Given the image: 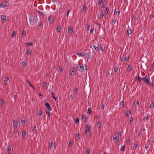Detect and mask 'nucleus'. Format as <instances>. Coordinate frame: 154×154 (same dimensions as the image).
Wrapping results in <instances>:
<instances>
[{"mask_svg":"<svg viewBox=\"0 0 154 154\" xmlns=\"http://www.w3.org/2000/svg\"><path fill=\"white\" fill-rule=\"evenodd\" d=\"M150 78L149 77H148L146 78L144 82L145 84H146L149 85V84H150Z\"/></svg>","mask_w":154,"mask_h":154,"instance_id":"obj_10","label":"nucleus"},{"mask_svg":"<svg viewBox=\"0 0 154 154\" xmlns=\"http://www.w3.org/2000/svg\"><path fill=\"white\" fill-rule=\"evenodd\" d=\"M76 136L78 137L79 138H80V135L78 133H77L76 134Z\"/></svg>","mask_w":154,"mask_h":154,"instance_id":"obj_56","label":"nucleus"},{"mask_svg":"<svg viewBox=\"0 0 154 154\" xmlns=\"http://www.w3.org/2000/svg\"><path fill=\"white\" fill-rule=\"evenodd\" d=\"M90 152V150L88 149H87L85 151V153L86 154H89Z\"/></svg>","mask_w":154,"mask_h":154,"instance_id":"obj_30","label":"nucleus"},{"mask_svg":"<svg viewBox=\"0 0 154 154\" xmlns=\"http://www.w3.org/2000/svg\"><path fill=\"white\" fill-rule=\"evenodd\" d=\"M29 22L31 25L33 26L36 24L38 21L37 15L36 16H30L29 17Z\"/></svg>","mask_w":154,"mask_h":154,"instance_id":"obj_1","label":"nucleus"},{"mask_svg":"<svg viewBox=\"0 0 154 154\" xmlns=\"http://www.w3.org/2000/svg\"><path fill=\"white\" fill-rule=\"evenodd\" d=\"M72 70L70 72V74L72 75H75V71L74 68H72Z\"/></svg>","mask_w":154,"mask_h":154,"instance_id":"obj_13","label":"nucleus"},{"mask_svg":"<svg viewBox=\"0 0 154 154\" xmlns=\"http://www.w3.org/2000/svg\"><path fill=\"white\" fill-rule=\"evenodd\" d=\"M109 7H107L105 11V13L107 14V15L109 13Z\"/></svg>","mask_w":154,"mask_h":154,"instance_id":"obj_22","label":"nucleus"},{"mask_svg":"<svg viewBox=\"0 0 154 154\" xmlns=\"http://www.w3.org/2000/svg\"><path fill=\"white\" fill-rule=\"evenodd\" d=\"M26 34V31L25 30H23L22 31V36H24Z\"/></svg>","mask_w":154,"mask_h":154,"instance_id":"obj_37","label":"nucleus"},{"mask_svg":"<svg viewBox=\"0 0 154 154\" xmlns=\"http://www.w3.org/2000/svg\"><path fill=\"white\" fill-rule=\"evenodd\" d=\"M129 58L128 57H124V60L126 62L128 61V60H129Z\"/></svg>","mask_w":154,"mask_h":154,"instance_id":"obj_45","label":"nucleus"},{"mask_svg":"<svg viewBox=\"0 0 154 154\" xmlns=\"http://www.w3.org/2000/svg\"><path fill=\"white\" fill-rule=\"evenodd\" d=\"M45 106L46 108L48 109L49 111H51V106L48 103H45Z\"/></svg>","mask_w":154,"mask_h":154,"instance_id":"obj_8","label":"nucleus"},{"mask_svg":"<svg viewBox=\"0 0 154 154\" xmlns=\"http://www.w3.org/2000/svg\"><path fill=\"white\" fill-rule=\"evenodd\" d=\"M101 108L102 109H104V106L103 104H102L100 105Z\"/></svg>","mask_w":154,"mask_h":154,"instance_id":"obj_62","label":"nucleus"},{"mask_svg":"<svg viewBox=\"0 0 154 154\" xmlns=\"http://www.w3.org/2000/svg\"><path fill=\"white\" fill-rule=\"evenodd\" d=\"M114 14L116 15V14H117V15L119 16L120 14V12L119 11H116V10L115 11V12L114 13Z\"/></svg>","mask_w":154,"mask_h":154,"instance_id":"obj_31","label":"nucleus"},{"mask_svg":"<svg viewBox=\"0 0 154 154\" xmlns=\"http://www.w3.org/2000/svg\"><path fill=\"white\" fill-rule=\"evenodd\" d=\"M144 121H145V119H146V120H148L149 119V118L148 116H146L144 117L143 118Z\"/></svg>","mask_w":154,"mask_h":154,"instance_id":"obj_36","label":"nucleus"},{"mask_svg":"<svg viewBox=\"0 0 154 154\" xmlns=\"http://www.w3.org/2000/svg\"><path fill=\"white\" fill-rule=\"evenodd\" d=\"M38 14H40V15H44L42 12L40 11H38Z\"/></svg>","mask_w":154,"mask_h":154,"instance_id":"obj_34","label":"nucleus"},{"mask_svg":"<svg viewBox=\"0 0 154 154\" xmlns=\"http://www.w3.org/2000/svg\"><path fill=\"white\" fill-rule=\"evenodd\" d=\"M94 30V28L91 29L90 30V34H92L93 33Z\"/></svg>","mask_w":154,"mask_h":154,"instance_id":"obj_54","label":"nucleus"},{"mask_svg":"<svg viewBox=\"0 0 154 154\" xmlns=\"http://www.w3.org/2000/svg\"><path fill=\"white\" fill-rule=\"evenodd\" d=\"M8 154H10L11 152V146L10 145H9L8 146Z\"/></svg>","mask_w":154,"mask_h":154,"instance_id":"obj_20","label":"nucleus"},{"mask_svg":"<svg viewBox=\"0 0 154 154\" xmlns=\"http://www.w3.org/2000/svg\"><path fill=\"white\" fill-rule=\"evenodd\" d=\"M90 130H91V129H86V130L85 131V134H89V136H90V133H91Z\"/></svg>","mask_w":154,"mask_h":154,"instance_id":"obj_16","label":"nucleus"},{"mask_svg":"<svg viewBox=\"0 0 154 154\" xmlns=\"http://www.w3.org/2000/svg\"><path fill=\"white\" fill-rule=\"evenodd\" d=\"M127 33L128 35L131 34V29H128L127 30Z\"/></svg>","mask_w":154,"mask_h":154,"instance_id":"obj_35","label":"nucleus"},{"mask_svg":"<svg viewBox=\"0 0 154 154\" xmlns=\"http://www.w3.org/2000/svg\"><path fill=\"white\" fill-rule=\"evenodd\" d=\"M72 142L71 140H70L69 142V146H72Z\"/></svg>","mask_w":154,"mask_h":154,"instance_id":"obj_51","label":"nucleus"},{"mask_svg":"<svg viewBox=\"0 0 154 154\" xmlns=\"http://www.w3.org/2000/svg\"><path fill=\"white\" fill-rule=\"evenodd\" d=\"M131 113V112L129 110H127L126 111L125 114L126 116H128Z\"/></svg>","mask_w":154,"mask_h":154,"instance_id":"obj_25","label":"nucleus"},{"mask_svg":"<svg viewBox=\"0 0 154 154\" xmlns=\"http://www.w3.org/2000/svg\"><path fill=\"white\" fill-rule=\"evenodd\" d=\"M86 129H91V126L88 124L86 125Z\"/></svg>","mask_w":154,"mask_h":154,"instance_id":"obj_42","label":"nucleus"},{"mask_svg":"<svg viewBox=\"0 0 154 154\" xmlns=\"http://www.w3.org/2000/svg\"><path fill=\"white\" fill-rule=\"evenodd\" d=\"M118 69V67L117 66H115L114 68V72H115L116 73L117 72Z\"/></svg>","mask_w":154,"mask_h":154,"instance_id":"obj_29","label":"nucleus"},{"mask_svg":"<svg viewBox=\"0 0 154 154\" xmlns=\"http://www.w3.org/2000/svg\"><path fill=\"white\" fill-rule=\"evenodd\" d=\"M90 27V24H87V30L88 31L89 30Z\"/></svg>","mask_w":154,"mask_h":154,"instance_id":"obj_53","label":"nucleus"},{"mask_svg":"<svg viewBox=\"0 0 154 154\" xmlns=\"http://www.w3.org/2000/svg\"><path fill=\"white\" fill-rule=\"evenodd\" d=\"M77 91H78L77 88H75L74 90V93L76 94V93L77 92Z\"/></svg>","mask_w":154,"mask_h":154,"instance_id":"obj_57","label":"nucleus"},{"mask_svg":"<svg viewBox=\"0 0 154 154\" xmlns=\"http://www.w3.org/2000/svg\"><path fill=\"white\" fill-rule=\"evenodd\" d=\"M8 5L9 2L7 1H5L2 2L1 4V7L3 8H5L6 7L8 6Z\"/></svg>","mask_w":154,"mask_h":154,"instance_id":"obj_4","label":"nucleus"},{"mask_svg":"<svg viewBox=\"0 0 154 154\" xmlns=\"http://www.w3.org/2000/svg\"><path fill=\"white\" fill-rule=\"evenodd\" d=\"M1 20L3 21H5L7 20H8V18L6 19V16L4 14L2 15Z\"/></svg>","mask_w":154,"mask_h":154,"instance_id":"obj_9","label":"nucleus"},{"mask_svg":"<svg viewBox=\"0 0 154 154\" xmlns=\"http://www.w3.org/2000/svg\"><path fill=\"white\" fill-rule=\"evenodd\" d=\"M134 104L135 105L137 104L138 105H139V103L138 101H135L134 102Z\"/></svg>","mask_w":154,"mask_h":154,"instance_id":"obj_55","label":"nucleus"},{"mask_svg":"<svg viewBox=\"0 0 154 154\" xmlns=\"http://www.w3.org/2000/svg\"><path fill=\"white\" fill-rule=\"evenodd\" d=\"M122 106L124 107L125 106V103L124 102H122Z\"/></svg>","mask_w":154,"mask_h":154,"instance_id":"obj_64","label":"nucleus"},{"mask_svg":"<svg viewBox=\"0 0 154 154\" xmlns=\"http://www.w3.org/2000/svg\"><path fill=\"white\" fill-rule=\"evenodd\" d=\"M33 131H35V133H37V130H36V127L35 126H34L33 128Z\"/></svg>","mask_w":154,"mask_h":154,"instance_id":"obj_41","label":"nucleus"},{"mask_svg":"<svg viewBox=\"0 0 154 154\" xmlns=\"http://www.w3.org/2000/svg\"><path fill=\"white\" fill-rule=\"evenodd\" d=\"M97 127L100 128L101 125V122L98 121L97 122Z\"/></svg>","mask_w":154,"mask_h":154,"instance_id":"obj_18","label":"nucleus"},{"mask_svg":"<svg viewBox=\"0 0 154 154\" xmlns=\"http://www.w3.org/2000/svg\"><path fill=\"white\" fill-rule=\"evenodd\" d=\"M8 81H7L6 80H5L4 83L5 85H7L8 84Z\"/></svg>","mask_w":154,"mask_h":154,"instance_id":"obj_58","label":"nucleus"},{"mask_svg":"<svg viewBox=\"0 0 154 154\" xmlns=\"http://www.w3.org/2000/svg\"><path fill=\"white\" fill-rule=\"evenodd\" d=\"M117 134L118 135V136L121 135V133L119 132H116Z\"/></svg>","mask_w":154,"mask_h":154,"instance_id":"obj_63","label":"nucleus"},{"mask_svg":"<svg viewBox=\"0 0 154 154\" xmlns=\"http://www.w3.org/2000/svg\"><path fill=\"white\" fill-rule=\"evenodd\" d=\"M102 1L101 0H98V5L99 6L101 5V4L102 3Z\"/></svg>","mask_w":154,"mask_h":154,"instance_id":"obj_40","label":"nucleus"},{"mask_svg":"<svg viewBox=\"0 0 154 154\" xmlns=\"http://www.w3.org/2000/svg\"><path fill=\"white\" fill-rule=\"evenodd\" d=\"M125 147L124 146H121V150L124 151H125Z\"/></svg>","mask_w":154,"mask_h":154,"instance_id":"obj_47","label":"nucleus"},{"mask_svg":"<svg viewBox=\"0 0 154 154\" xmlns=\"http://www.w3.org/2000/svg\"><path fill=\"white\" fill-rule=\"evenodd\" d=\"M42 111H39V112H38V115L39 116H42Z\"/></svg>","mask_w":154,"mask_h":154,"instance_id":"obj_49","label":"nucleus"},{"mask_svg":"<svg viewBox=\"0 0 154 154\" xmlns=\"http://www.w3.org/2000/svg\"><path fill=\"white\" fill-rule=\"evenodd\" d=\"M132 65H129L128 66L127 69H129V70H131L132 69Z\"/></svg>","mask_w":154,"mask_h":154,"instance_id":"obj_43","label":"nucleus"},{"mask_svg":"<svg viewBox=\"0 0 154 154\" xmlns=\"http://www.w3.org/2000/svg\"><path fill=\"white\" fill-rule=\"evenodd\" d=\"M76 54L78 56L83 57L85 55V53L82 52H78L76 53Z\"/></svg>","mask_w":154,"mask_h":154,"instance_id":"obj_12","label":"nucleus"},{"mask_svg":"<svg viewBox=\"0 0 154 154\" xmlns=\"http://www.w3.org/2000/svg\"><path fill=\"white\" fill-rule=\"evenodd\" d=\"M26 136V132L25 131H22V137L23 138H24Z\"/></svg>","mask_w":154,"mask_h":154,"instance_id":"obj_15","label":"nucleus"},{"mask_svg":"<svg viewBox=\"0 0 154 154\" xmlns=\"http://www.w3.org/2000/svg\"><path fill=\"white\" fill-rule=\"evenodd\" d=\"M104 16V14L103 12H101L100 14L99 18L100 19H102L103 18Z\"/></svg>","mask_w":154,"mask_h":154,"instance_id":"obj_27","label":"nucleus"},{"mask_svg":"<svg viewBox=\"0 0 154 154\" xmlns=\"http://www.w3.org/2000/svg\"><path fill=\"white\" fill-rule=\"evenodd\" d=\"M137 147V145L136 143H134V147H133V149H135Z\"/></svg>","mask_w":154,"mask_h":154,"instance_id":"obj_46","label":"nucleus"},{"mask_svg":"<svg viewBox=\"0 0 154 154\" xmlns=\"http://www.w3.org/2000/svg\"><path fill=\"white\" fill-rule=\"evenodd\" d=\"M27 52L28 54L29 55H30L31 54V51L30 48H28L27 49Z\"/></svg>","mask_w":154,"mask_h":154,"instance_id":"obj_23","label":"nucleus"},{"mask_svg":"<svg viewBox=\"0 0 154 154\" xmlns=\"http://www.w3.org/2000/svg\"><path fill=\"white\" fill-rule=\"evenodd\" d=\"M13 128L14 129H16L17 127L18 122L16 120L13 121Z\"/></svg>","mask_w":154,"mask_h":154,"instance_id":"obj_5","label":"nucleus"},{"mask_svg":"<svg viewBox=\"0 0 154 154\" xmlns=\"http://www.w3.org/2000/svg\"><path fill=\"white\" fill-rule=\"evenodd\" d=\"M136 78L137 79V81L140 82V83L142 81V79L140 77L139 75L137 76L136 77Z\"/></svg>","mask_w":154,"mask_h":154,"instance_id":"obj_21","label":"nucleus"},{"mask_svg":"<svg viewBox=\"0 0 154 154\" xmlns=\"http://www.w3.org/2000/svg\"><path fill=\"white\" fill-rule=\"evenodd\" d=\"M154 107V103L152 102L151 103L149 107L151 109L152 108Z\"/></svg>","mask_w":154,"mask_h":154,"instance_id":"obj_32","label":"nucleus"},{"mask_svg":"<svg viewBox=\"0 0 154 154\" xmlns=\"http://www.w3.org/2000/svg\"><path fill=\"white\" fill-rule=\"evenodd\" d=\"M147 76H146L145 77H143V78H141L142 79V80H143L144 81V82L145 80L147 78Z\"/></svg>","mask_w":154,"mask_h":154,"instance_id":"obj_59","label":"nucleus"},{"mask_svg":"<svg viewBox=\"0 0 154 154\" xmlns=\"http://www.w3.org/2000/svg\"><path fill=\"white\" fill-rule=\"evenodd\" d=\"M4 101L2 99H1L0 100V103L2 105H3L4 104Z\"/></svg>","mask_w":154,"mask_h":154,"instance_id":"obj_50","label":"nucleus"},{"mask_svg":"<svg viewBox=\"0 0 154 154\" xmlns=\"http://www.w3.org/2000/svg\"><path fill=\"white\" fill-rule=\"evenodd\" d=\"M26 44L28 45H30V46H32L33 45V44L31 42H27L26 43Z\"/></svg>","mask_w":154,"mask_h":154,"instance_id":"obj_48","label":"nucleus"},{"mask_svg":"<svg viewBox=\"0 0 154 154\" xmlns=\"http://www.w3.org/2000/svg\"><path fill=\"white\" fill-rule=\"evenodd\" d=\"M42 25V22L41 21H40V22H39L38 23V26L39 27H41Z\"/></svg>","mask_w":154,"mask_h":154,"instance_id":"obj_61","label":"nucleus"},{"mask_svg":"<svg viewBox=\"0 0 154 154\" xmlns=\"http://www.w3.org/2000/svg\"><path fill=\"white\" fill-rule=\"evenodd\" d=\"M79 122V119L78 118L75 119V123H78Z\"/></svg>","mask_w":154,"mask_h":154,"instance_id":"obj_60","label":"nucleus"},{"mask_svg":"<svg viewBox=\"0 0 154 154\" xmlns=\"http://www.w3.org/2000/svg\"><path fill=\"white\" fill-rule=\"evenodd\" d=\"M48 20L49 22V23H52L54 21V18L52 16H50L48 18Z\"/></svg>","mask_w":154,"mask_h":154,"instance_id":"obj_6","label":"nucleus"},{"mask_svg":"<svg viewBox=\"0 0 154 154\" xmlns=\"http://www.w3.org/2000/svg\"><path fill=\"white\" fill-rule=\"evenodd\" d=\"M21 123L22 125L24 127L26 124V119H24V120H21Z\"/></svg>","mask_w":154,"mask_h":154,"instance_id":"obj_14","label":"nucleus"},{"mask_svg":"<svg viewBox=\"0 0 154 154\" xmlns=\"http://www.w3.org/2000/svg\"><path fill=\"white\" fill-rule=\"evenodd\" d=\"M61 27L60 25H59L57 26V31L58 32H60L61 30Z\"/></svg>","mask_w":154,"mask_h":154,"instance_id":"obj_19","label":"nucleus"},{"mask_svg":"<svg viewBox=\"0 0 154 154\" xmlns=\"http://www.w3.org/2000/svg\"><path fill=\"white\" fill-rule=\"evenodd\" d=\"M77 68L79 71L82 72H85L87 69V67L86 65H85V67L84 68L83 65H81L79 64L77 65Z\"/></svg>","mask_w":154,"mask_h":154,"instance_id":"obj_3","label":"nucleus"},{"mask_svg":"<svg viewBox=\"0 0 154 154\" xmlns=\"http://www.w3.org/2000/svg\"><path fill=\"white\" fill-rule=\"evenodd\" d=\"M87 118V117L85 115H83L82 117V119H85V121L86 120V119Z\"/></svg>","mask_w":154,"mask_h":154,"instance_id":"obj_33","label":"nucleus"},{"mask_svg":"<svg viewBox=\"0 0 154 154\" xmlns=\"http://www.w3.org/2000/svg\"><path fill=\"white\" fill-rule=\"evenodd\" d=\"M87 113L89 114H91L92 113L91 109V108H89L88 109Z\"/></svg>","mask_w":154,"mask_h":154,"instance_id":"obj_26","label":"nucleus"},{"mask_svg":"<svg viewBox=\"0 0 154 154\" xmlns=\"http://www.w3.org/2000/svg\"><path fill=\"white\" fill-rule=\"evenodd\" d=\"M87 7L86 5H84L83 7L82 10L84 12H86L87 11Z\"/></svg>","mask_w":154,"mask_h":154,"instance_id":"obj_24","label":"nucleus"},{"mask_svg":"<svg viewBox=\"0 0 154 154\" xmlns=\"http://www.w3.org/2000/svg\"><path fill=\"white\" fill-rule=\"evenodd\" d=\"M51 97L53 98L55 100V101L57 100V98L55 97V96L54 95V93H53V92H51Z\"/></svg>","mask_w":154,"mask_h":154,"instance_id":"obj_17","label":"nucleus"},{"mask_svg":"<svg viewBox=\"0 0 154 154\" xmlns=\"http://www.w3.org/2000/svg\"><path fill=\"white\" fill-rule=\"evenodd\" d=\"M73 28L71 26H69L68 27V34L69 35H71L73 33Z\"/></svg>","mask_w":154,"mask_h":154,"instance_id":"obj_7","label":"nucleus"},{"mask_svg":"<svg viewBox=\"0 0 154 154\" xmlns=\"http://www.w3.org/2000/svg\"><path fill=\"white\" fill-rule=\"evenodd\" d=\"M17 33L16 31H14L12 32V34L11 35V37L12 38H13L15 37V35Z\"/></svg>","mask_w":154,"mask_h":154,"instance_id":"obj_28","label":"nucleus"},{"mask_svg":"<svg viewBox=\"0 0 154 154\" xmlns=\"http://www.w3.org/2000/svg\"><path fill=\"white\" fill-rule=\"evenodd\" d=\"M93 48L97 52L99 51V49H100L102 52L104 51L103 45L100 43H98L97 45H93Z\"/></svg>","mask_w":154,"mask_h":154,"instance_id":"obj_2","label":"nucleus"},{"mask_svg":"<svg viewBox=\"0 0 154 154\" xmlns=\"http://www.w3.org/2000/svg\"><path fill=\"white\" fill-rule=\"evenodd\" d=\"M59 70L60 71V72L61 73L62 72H63V69L62 67V66H59Z\"/></svg>","mask_w":154,"mask_h":154,"instance_id":"obj_38","label":"nucleus"},{"mask_svg":"<svg viewBox=\"0 0 154 154\" xmlns=\"http://www.w3.org/2000/svg\"><path fill=\"white\" fill-rule=\"evenodd\" d=\"M43 86L44 87H47V84L46 82H44L42 83Z\"/></svg>","mask_w":154,"mask_h":154,"instance_id":"obj_44","label":"nucleus"},{"mask_svg":"<svg viewBox=\"0 0 154 154\" xmlns=\"http://www.w3.org/2000/svg\"><path fill=\"white\" fill-rule=\"evenodd\" d=\"M55 146V144L54 143H53L52 142L51 143V145L50 146V147H53L54 146Z\"/></svg>","mask_w":154,"mask_h":154,"instance_id":"obj_52","label":"nucleus"},{"mask_svg":"<svg viewBox=\"0 0 154 154\" xmlns=\"http://www.w3.org/2000/svg\"><path fill=\"white\" fill-rule=\"evenodd\" d=\"M119 140V136L115 135V137H113V140L114 142L115 143L117 142Z\"/></svg>","mask_w":154,"mask_h":154,"instance_id":"obj_11","label":"nucleus"},{"mask_svg":"<svg viewBox=\"0 0 154 154\" xmlns=\"http://www.w3.org/2000/svg\"><path fill=\"white\" fill-rule=\"evenodd\" d=\"M27 83V84H28V85H29V86L31 87V86H32V84L29 81V80H27L26 81Z\"/></svg>","mask_w":154,"mask_h":154,"instance_id":"obj_39","label":"nucleus"}]
</instances>
